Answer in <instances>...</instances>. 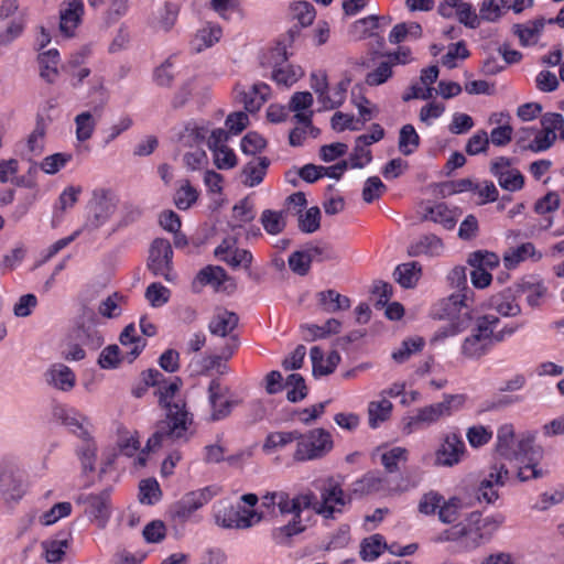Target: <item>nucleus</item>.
I'll use <instances>...</instances> for the list:
<instances>
[{"label":"nucleus","instance_id":"obj_42","mask_svg":"<svg viewBox=\"0 0 564 564\" xmlns=\"http://www.w3.org/2000/svg\"><path fill=\"white\" fill-rule=\"evenodd\" d=\"M471 316H459L458 321L449 322L446 326L441 327L435 334L433 335L431 343H436L440 340H444L445 338L449 336H454L458 333L464 332L467 329L471 324Z\"/></svg>","mask_w":564,"mask_h":564},{"label":"nucleus","instance_id":"obj_60","mask_svg":"<svg viewBox=\"0 0 564 564\" xmlns=\"http://www.w3.org/2000/svg\"><path fill=\"white\" fill-rule=\"evenodd\" d=\"M311 263V258L305 249L292 252L288 259L290 270L300 276L308 274Z\"/></svg>","mask_w":564,"mask_h":564},{"label":"nucleus","instance_id":"obj_43","mask_svg":"<svg viewBox=\"0 0 564 564\" xmlns=\"http://www.w3.org/2000/svg\"><path fill=\"white\" fill-rule=\"evenodd\" d=\"M471 316H459L458 321L449 322L446 326L441 327L435 334L433 335L431 343H436L440 340H444L445 338L449 336H454L458 333L464 332L467 329L471 324Z\"/></svg>","mask_w":564,"mask_h":564},{"label":"nucleus","instance_id":"obj_18","mask_svg":"<svg viewBox=\"0 0 564 564\" xmlns=\"http://www.w3.org/2000/svg\"><path fill=\"white\" fill-rule=\"evenodd\" d=\"M238 324L239 316L235 312L220 308L210 319L208 330L215 336L226 337L229 335L230 337Z\"/></svg>","mask_w":564,"mask_h":564},{"label":"nucleus","instance_id":"obj_47","mask_svg":"<svg viewBox=\"0 0 564 564\" xmlns=\"http://www.w3.org/2000/svg\"><path fill=\"white\" fill-rule=\"evenodd\" d=\"M494 176L498 180L500 187L509 192L519 191L524 185V176L517 169L495 172Z\"/></svg>","mask_w":564,"mask_h":564},{"label":"nucleus","instance_id":"obj_4","mask_svg":"<svg viewBox=\"0 0 564 564\" xmlns=\"http://www.w3.org/2000/svg\"><path fill=\"white\" fill-rule=\"evenodd\" d=\"M350 502L351 496L345 494L339 482L329 478L321 488V501L315 506V512L325 519H335V513L341 512V507Z\"/></svg>","mask_w":564,"mask_h":564},{"label":"nucleus","instance_id":"obj_53","mask_svg":"<svg viewBox=\"0 0 564 564\" xmlns=\"http://www.w3.org/2000/svg\"><path fill=\"white\" fill-rule=\"evenodd\" d=\"M408 460V451L403 447H393L381 455V464L387 473H397L400 469V464H405Z\"/></svg>","mask_w":564,"mask_h":564},{"label":"nucleus","instance_id":"obj_56","mask_svg":"<svg viewBox=\"0 0 564 564\" xmlns=\"http://www.w3.org/2000/svg\"><path fill=\"white\" fill-rule=\"evenodd\" d=\"M76 138L80 142L89 140L95 131L96 122L89 111H84L75 117Z\"/></svg>","mask_w":564,"mask_h":564},{"label":"nucleus","instance_id":"obj_58","mask_svg":"<svg viewBox=\"0 0 564 564\" xmlns=\"http://www.w3.org/2000/svg\"><path fill=\"white\" fill-rule=\"evenodd\" d=\"M307 254L311 258V261L324 262V261H333L338 259V253L335 249L327 242H322L319 245L307 243L305 247Z\"/></svg>","mask_w":564,"mask_h":564},{"label":"nucleus","instance_id":"obj_5","mask_svg":"<svg viewBox=\"0 0 564 564\" xmlns=\"http://www.w3.org/2000/svg\"><path fill=\"white\" fill-rule=\"evenodd\" d=\"M189 413H178L177 415L166 412L165 419L156 423V430L149 438V445L161 447L164 438H181L187 431V426L192 424Z\"/></svg>","mask_w":564,"mask_h":564},{"label":"nucleus","instance_id":"obj_29","mask_svg":"<svg viewBox=\"0 0 564 564\" xmlns=\"http://www.w3.org/2000/svg\"><path fill=\"white\" fill-rule=\"evenodd\" d=\"M545 25L544 18H538L534 21L529 22L528 24H513L512 30L513 34L519 37L520 44L522 46L534 45L536 43V39L543 31Z\"/></svg>","mask_w":564,"mask_h":564},{"label":"nucleus","instance_id":"obj_2","mask_svg":"<svg viewBox=\"0 0 564 564\" xmlns=\"http://www.w3.org/2000/svg\"><path fill=\"white\" fill-rule=\"evenodd\" d=\"M334 447L332 434L316 427L305 433L300 432L293 458L296 462L315 460L325 457Z\"/></svg>","mask_w":564,"mask_h":564},{"label":"nucleus","instance_id":"obj_31","mask_svg":"<svg viewBox=\"0 0 564 564\" xmlns=\"http://www.w3.org/2000/svg\"><path fill=\"white\" fill-rule=\"evenodd\" d=\"M541 460L542 458H532V460H530V456L522 457L521 459L517 460L520 464L517 471V478L521 482H525L532 479H539L546 476L549 471L540 467Z\"/></svg>","mask_w":564,"mask_h":564},{"label":"nucleus","instance_id":"obj_26","mask_svg":"<svg viewBox=\"0 0 564 564\" xmlns=\"http://www.w3.org/2000/svg\"><path fill=\"white\" fill-rule=\"evenodd\" d=\"M24 495L23 482L11 471L0 473V496L7 502H17Z\"/></svg>","mask_w":564,"mask_h":564},{"label":"nucleus","instance_id":"obj_16","mask_svg":"<svg viewBox=\"0 0 564 564\" xmlns=\"http://www.w3.org/2000/svg\"><path fill=\"white\" fill-rule=\"evenodd\" d=\"M91 215L88 217L85 228L88 230H96L104 225L110 216L115 213V206L102 193L99 196L94 193V199L90 203Z\"/></svg>","mask_w":564,"mask_h":564},{"label":"nucleus","instance_id":"obj_37","mask_svg":"<svg viewBox=\"0 0 564 564\" xmlns=\"http://www.w3.org/2000/svg\"><path fill=\"white\" fill-rule=\"evenodd\" d=\"M260 223L269 235H278L286 227L285 212L264 209L261 214Z\"/></svg>","mask_w":564,"mask_h":564},{"label":"nucleus","instance_id":"obj_10","mask_svg":"<svg viewBox=\"0 0 564 564\" xmlns=\"http://www.w3.org/2000/svg\"><path fill=\"white\" fill-rule=\"evenodd\" d=\"M492 348V329L476 326L462 344V354L468 359H480Z\"/></svg>","mask_w":564,"mask_h":564},{"label":"nucleus","instance_id":"obj_24","mask_svg":"<svg viewBox=\"0 0 564 564\" xmlns=\"http://www.w3.org/2000/svg\"><path fill=\"white\" fill-rule=\"evenodd\" d=\"M84 13L82 0H68V7L61 10L59 30L66 36H72Z\"/></svg>","mask_w":564,"mask_h":564},{"label":"nucleus","instance_id":"obj_40","mask_svg":"<svg viewBox=\"0 0 564 564\" xmlns=\"http://www.w3.org/2000/svg\"><path fill=\"white\" fill-rule=\"evenodd\" d=\"M499 257L488 250H476L470 252L467 258V263L471 268H481L484 270H492L499 265Z\"/></svg>","mask_w":564,"mask_h":564},{"label":"nucleus","instance_id":"obj_49","mask_svg":"<svg viewBox=\"0 0 564 564\" xmlns=\"http://www.w3.org/2000/svg\"><path fill=\"white\" fill-rule=\"evenodd\" d=\"M377 29H379V15L372 14L355 21L351 25V33L362 40L377 36L375 32Z\"/></svg>","mask_w":564,"mask_h":564},{"label":"nucleus","instance_id":"obj_55","mask_svg":"<svg viewBox=\"0 0 564 564\" xmlns=\"http://www.w3.org/2000/svg\"><path fill=\"white\" fill-rule=\"evenodd\" d=\"M424 339L422 337L409 338L402 341L399 349L392 352V359L398 364L406 361L412 354L421 351L424 347Z\"/></svg>","mask_w":564,"mask_h":564},{"label":"nucleus","instance_id":"obj_52","mask_svg":"<svg viewBox=\"0 0 564 564\" xmlns=\"http://www.w3.org/2000/svg\"><path fill=\"white\" fill-rule=\"evenodd\" d=\"M207 129L198 127L196 122L191 121L186 123L183 132L178 135V141L184 145L192 148L196 144L202 143L206 138Z\"/></svg>","mask_w":564,"mask_h":564},{"label":"nucleus","instance_id":"obj_23","mask_svg":"<svg viewBox=\"0 0 564 564\" xmlns=\"http://www.w3.org/2000/svg\"><path fill=\"white\" fill-rule=\"evenodd\" d=\"M78 437L83 440V445L76 449V454L82 464L83 474L95 470L97 458V445L89 432H82Z\"/></svg>","mask_w":564,"mask_h":564},{"label":"nucleus","instance_id":"obj_48","mask_svg":"<svg viewBox=\"0 0 564 564\" xmlns=\"http://www.w3.org/2000/svg\"><path fill=\"white\" fill-rule=\"evenodd\" d=\"M300 437V431L272 432L269 433L263 443V451L271 452L278 447H284Z\"/></svg>","mask_w":564,"mask_h":564},{"label":"nucleus","instance_id":"obj_57","mask_svg":"<svg viewBox=\"0 0 564 564\" xmlns=\"http://www.w3.org/2000/svg\"><path fill=\"white\" fill-rule=\"evenodd\" d=\"M301 68H295L292 65H286L285 67L280 66L279 63L274 64L271 78L278 84V85H284V86H291L295 82H297L299 77L302 75V73H299Z\"/></svg>","mask_w":564,"mask_h":564},{"label":"nucleus","instance_id":"obj_20","mask_svg":"<svg viewBox=\"0 0 564 564\" xmlns=\"http://www.w3.org/2000/svg\"><path fill=\"white\" fill-rule=\"evenodd\" d=\"M444 248V243L440 237L434 234H427L421 236L417 241L412 242L408 248V254L410 257H437L441 254Z\"/></svg>","mask_w":564,"mask_h":564},{"label":"nucleus","instance_id":"obj_14","mask_svg":"<svg viewBox=\"0 0 564 564\" xmlns=\"http://www.w3.org/2000/svg\"><path fill=\"white\" fill-rule=\"evenodd\" d=\"M466 451L464 441L455 433L445 436L435 453V464L452 467L460 462Z\"/></svg>","mask_w":564,"mask_h":564},{"label":"nucleus","instance_id":"obj_19","mask_svg":"<svg viewBox=\"0 0 564 564\" xmlns=\"http://www.w3.org/2000/svg\"><path fill=\"white\" fill-rule=\"evenodd\" d=\"M70 533L59 532L55 538L47 539L41 543L44 557L48 563H58L65 556L69 547Z\"/></svg>","mask_w":564,"mask_h":564},{"label":"nucleus","instance_id":"obj_32","mask_svg":"<svg viewBox=\"0 0 564 564\" xmlns=\"http://www.w3.org/2000/svg\"><path fill=\"white\" fill-rule=\"evenodd\" d=\"M517 292L528 293V304L530 306H536L539 304V299L542 297L546 292V288L543 285L541 280L534 276H529L528 279H522L517 284Z\"/></svg>","mask_w":564,"mask_h":564},{"label":"nucleus","instance_id":"obj_38","mask_svg":"<svg viewBox=\"0 0 564 564\" xmlns=\"http://www.w3.org/2000/svg\"><path fill=\"white\" fill-rule=\"evenodd\" d=\"M389 546L381 534H373L361 541L360 557L364 561H373L381 554V547L389 550Z\"/></svg>","mask_w":564,"mask_h":564},{"label":"nucleus","instance_id":"obj_27","mask_svg":"<svg viewBox=\"0 0 564 564\" xmlns=\"http://www.w3.org/2000/svg\"><path fill=\"white\" fill-rule=\"evenodd\" d=\"M40 64V76L48 84H54L59 72L57 64L59 62V53L56 48L41 52L37 55Z\"/></svg>","mask_w":564,"mask_h":564},{"label":"nucleus","instance_id":"obj_33","mask_svg":"<svg viewBox=\"0 0 564 564\" xmlns=\"http://www.w3.org/2000/svg\"><path fill=\"white\" fill-rule=\"evenodd\" d=\"M491 306L502 316H517L521 313V308L514 303V296L510 290L494 295Z\"/></svg>","mask_w":564,"mask_h":564},{"label":"nucleus","instance_id":"obj_28","mask_svg":"<svg viewBox=\"0 0 564 564\" xmlns=\"http://www.w3.org/2000/svg\"><path fill=\"white\" fill-rule=\"evenodd\" d=\"M422 274V267L417 261L399 264L393 271V278L404 289L416 285Z\"/></svg>","mask_w":564,"mask_h":564},{"label":"nucleus","instance_id":"obj_35","mask_svg":"<svg viewBox=\"0 0 564 564\" xmlns=\"http://www.w3.org/2000/svg\"><path fill=\"white\" fill-rule=\"evenodd\" d=\"M289 388L286 392V400L291 403H297L304 400L308 394V388L305 379L300 373H291L285 379V387Z\"/></svg>","mask_w":564,"mask_h":564},{"label":"nucleus","instance_id":"obj_30","mask_svg":"<svg viewBox=\"0 0 564 564\" xmlns=\"http://www.w3.org/2000/svg\"><path fill=\"white\" fill-rule=\"evenodd\" d=\"M46 381L62 391H69L75 386V375L63 364L54 365L46 373Z\"/></svg>","mask_w":564,"mask_h":564},{"label":"nucleus","instance_id":"obj_39","mask_svg":"<svg viewBox=\"0 0 564 564\" xmlns=\"http://www.w3.org/2000/svg\"><path fill=\"white\" fill-rule=\"evenodd\" d=\"M238 348V336H230L226 345L221 349V355L209 356L203 360L200 369L202 373L208 372L209 370L219 367L221 359L228 360Z\"/></svg>","mask_w":564,"mask_h":564},{"label":"nucleus","instance_id":"obj_3","mask_svg":"<svg viewBox=\"0 0 564 564\" xmlns=\"http://www.w3.org/2000/svg\"><path fill=\"white\" fill-rule=\"evenodd\" d=\"M276 506L282 514L292 513L293 519L285 525L272 530V539L276 544H289L290 540L305 531L306 527L300 519V507L285 492L279 494Z\"/></svg>","mask_w":564,"mask_h":564},{"label":"nucleus","instance_id":"obj_63","mask_svg":"<svg viewBox=\"0 0 564 564\" xmlns=\"http://www.w3.org/2000/svg\"><path fill=\"white\" fill-rule=\"evenodd\" d=\"M140 502L153 505L162 495L159 482L154 478H148L140 481Z\"/></svg>","mask_w":564,"mask_h":564},{"label":"nucleus","instance_id":"obj_13","mask_svg":"<svg viewBox=\"0 0 564 564\" xmlns=\"http://www.w3.org/2000/svg\"><path fill=\"white\" fill-rule=\"evenodd\" d=\"M183 386V380L180 377H174L172 380L167 379L164 376V381L159 384H154L158 390L154 394L159 399V404L165 409L167 413L170 410L174 414L178 413H188L185 408L184 401L172 402L171 400L175 397V394L180 391Z\"/></svg>","mask_w":564,"mask_h":564},{"label":"nucleus","instance_id":"obj_61","mask_svg":"<svg viewBox=\"0 0 564 564\" xmlns=\"http://www.w3.org/2000/svg\"><path fill=\"white\" fill-rule=\"evenodd\" d=\"M462 508L463 502L457 497H452L447 501L443 499L438 510V518L444 523H453L458 519Z\"/></svg>","mask_w":564,"mask_h":564},{"label":"nucleus","instance_id":"obj_22","mask_svg":"<svg viewBox=\"0 0 564 564\" xmlns=\"http://www.w3.org/2000/svg\"><path fill=\"white\" fill-rule=\"evenodd\" d=\"M316 297L319 310L328 314L346 311L350 307L349 297L332 289L318 292Z\"/></svg>","mask_w":564,"mask_h":564},{"label":"nucleus","instance_id":"obj_59","mask_svg":"<svg viewBox=\"0 0 564 564\" xmlns=\"http://www.w3.org/2000/svg\"><path fill=\"white\" fill-rule=\"evenodd\" d=\"M142 383L132 389V394L135 398H142L148 391L149 387L162 383L164 381V375L158 369H147L141 372Z\"/></svg>","mask_w":564,"mask_h":564},{"label":"nucleus","instance_id":"obj_6","mask_svg":"<svg viewBox=\"0 0 564 564\" xmlns=\"http://www.w3.org/2000/svg\"><path fill=\"white\" fill-rule=\"evenodd\" d=\"M466 522L471 530V541L466 543V546L478 547L485 541H488L492 533L505 522L502 513L482 517L479 511H474L468 514Z\"/></svg>","mask_w":564,"mask_h":564},{"label":"nucleus","instance_id":"obj_25","mask_svg":"<svg viewBox=\"0 0 564 564\" xmlns=\"http://www.w3.org/2000/svg\"><path fill=\"white\" fill-rule=\"evenodd\" d=\"M310 357L313 366L312 373L315 378L333 373L340 362V355L338 351L332 350L329 352V366H324V351L319 346L311 348Z\"/></svg>","mask_w":564,"mask_h":564},{"label":"nucleus","instance_id":"obj_12","mask_svg":"<svg viewBox=\"0 0 564 564\" xmlns=\"http://www.w3.org/2000/svg\"><path fill=\"white\" fill-rule=\"evenodd\" d=\"M229 393V388L221 386L218 379H213L208 386V400L212 408L209 421L217 422L228 417L234 406L239 405L241 400H225L219 406L217 401Z\"/></svg>","mask_w":564,"mask_h":564},{"label":"nucleus","instance_id":"obj_51","mask_svg":"<svg viewBox=\"0 0 564 564\" xmlns=\"http://www.w3.org/2000/svg\"><path fill=\"white\" fill-rule=\"evenodd\" d=\"M292 18L297 21L302 28L308 26L315 19V8L307 1H297L290 6Z\"/></svg>","mask_w":564,"mask_h":564},{"label":"nucleus","instance_id":"obj_46","mask_svg":"<svg viewBox=\"0 0 564 564\" xmlns=\"http://www.w3.org/2000/svg\"><path fill=\"white\" fill-rule=\"evenodd\" d=\"M420 145V137L414 127L410 123L404 124L399 133V150L404 155H411Z\"/></svg>","mask_w":564,"mask_h":564},{"label":"nucleus","instance_id":"obj_36","mask_svg":"<svg viewBox=\"0 0 564 564\" xmlns=\"http://www.w3.org/2000/svg\"><path fill=\"white\" fill-rule=\"evenodd\" d=\"M392 409V403L387 399H382L381 401H371L368 405V419L370 427L376 429L380 423L389 420Z\"/></svg>","mask_w":564,"mask_h":564},{"label":"nucleus","instance_id":"obj_9","mask_svg":"<svg viewBox=\"0 0 564 564\" xmlns=\"http://www.w3.org/2000/svg\"><path fill=\"white\" fill-rule=\"evenodd\" d=\"M111 487H107L99 494H90L80 498V500L87 505L85 510L86 514L100 529H104L107 525L111 516Z\"/></svg>","mask_w":564,"mask_h":564},{"label":"nucleus","instance_id":"obj_54","mask_svg":"<svg viewBox=\"0 0 564 564\" xmlns=\"http://www.w3.org/2000/svg\"><path fill=\"white\" fill-rule=\"evenodd\" d=\"M534 256V245L525 242L503 256L505 265L509 270L514 269L521 261H524L529 257L533 258Z\"/></svg>","mask_w":564,"mask_h":564},{"label":"nucleus","instance_id":"obj_17","mask_svg":"<svg viewBox=\"0 0 564 564\" xmlns=\"http://www.w3.org/2000/svg\"><path fill=\"white\" fill-rule=\"evenodd\" d=\"M225 282H231L235 285L234 279L227 274L223 267L209 264L198 271L192 286L194 292H199L197 284L200 286L212 285L215 290H219Z\"/></svg>","mask_w":564,"mask_h":564},{"label":"nucleus","instance_id":"obj_50","mask_svg":"<svg viewBox=\"0 0 564 564\" xmlns=\"http://www.w3.org/2000/svg\"><path fill=\"white\" fill-rule=\"evenodd\" d=\"M198 195L197 189L185 180L174 195V204L180 210H187L197 202Z\"/></svg>","mask_w":564,"mask_h":564},{"label":"nucleus","instance_id":"obj_11","mask_svg":"<svg viewBox=\"0 0 564 564\" xmlns=\"http://www.w3.org/2000/svg\"><path fill=\"white\" fill-rule=\"evenodd\" d=\"M471 300L467 294H452L443 299L436 305L433 317L436 319L458 321L459 316H471L468 301Z\"/></svg>","mask_w":564,"mask_h":564},{"label":"nucleus","instance_id":"obj_8","mask_svg":"<svg viewBox=\"0 0 564 564\" xmlns=\"http://www.w3.org/2000/svg\"><path fill=\"white\" fill-rule=\"evenodd\" d=\"M212 497L213 492L209 487L187 492L181 500L171 506L170 513L174 520L185 522L196 510L206 505Z\"/></svg>","mask_w":564,"mask_h":564},{"label":"nucleus","instance_id":"obj_34","mask_svg":"<svg viewBox=\"0 0 564 564\" xmlns=\"http://www.w3.org/2000/svg\"><path fill=\"white\" fill-rule=\"evenodd\" d=\"M423 219L441 224L447 230L453 229L456 225V218L444 203L427 207Z\"/></svg>","mask_w":564,"mask_h":564},{"label":"nucleus","instance_id":"obj_21","mask_svg":"<svg viewBox=\"0 0 564 564\" xmlns=\"http://www.w3.org/2000/svg\"><path fill=\"white\" fill-rule=\"evenodd\" d=\"M442 416L444 415L442 414L441 406H438L437 403L421 408L417 410L416 415L403 419V431L406 434H411L415 429L420 427L421 425L432 424Z\"/></svg>","mask_w":564,"mask_h":564},{"label":"nucleus","instance_id":"obj_62","mask_svg":"<svg viewBox=\"0 0 564 564\" xmlns=\"http://www.w3.org/2000/svg\"><path fill=\"white\" fill-rule=\"evenodd\" d=\"M451 285L458 290L457 294H467L470 299L474 291L467 284V269L464 265H457L451 270L447 276Z\"/></svg>","mask_w":564,"mask_h":564},{"label":"nucleus","instance_id":"obj_45","mask_svg":"<svg viewBox=\"0 0 564 564\" xmlns=\"http://www.w3.org/2000/svg\"><path fill=\"white\" fill-rule=\"evenodd\" d=\"M471 316H459L458 321L449 322L446 326L441 327L435 334L433 335L431 343H436L440 340H444L445 338L449 336H454L458 333L464 332L467 329L471 324Z\"/></svg>","mask_w":564,"mask_h":564},{"label":"nucleus","instance_id":"obj_44","mask_svg":"<svg viewBox=\"0 0 564 564\" xmlns=\"http://www.w3.org/2000/svg\"><path fill=\"white\" fill-rule=\"evenodd\" d=\"M471 316H459L458 321L449 322L446 326L441 327L435 334L433 335L431 343H436L440 340H444L445 338L449 336H454L458 333L464 332L467 329L471 324Z\"/></svg>","mask_w":564,"mask_h":564},{"label":"nucleus","instance_id":"obj_41","mask_svg":"<svg viewBox=\"0 0 564 564\" xmlns=\"http://www.w3.org/2000/svg\"><path fill=\"white\" fill-rule=\"evenodd\" d=\"M299 215V229L304 234H313L321 228V209L317 206L308 208L304 214L301 209Z\"/></svg>","mask_w":564,"mask_h":564},{"label":"nucleus","instance_id":"obj_1","mask_svg":"<svg viewBox=\"0 0 564 564\" xmlns=\"http://www.w3.org/2000/svg\"><path fill=\"white\" fill-rule=\"evenodd\" d=\"M536 432L525 431L518 435L514 426L510 423L502 424L497 430V442L495 453L506 460H519L522 457L543 458L544 449L535 444Z\"/></svg>","mask_w":564,"mask_h":564},{"label":"nucleus","instance_id":"obj_64","mask_svg":"<svg viewBox=\"0 0 564 564\" xmlns=\"http://www.w3.org/2000/svg\"><path fill=\"white\" fill-rule=\"evenodd\" d=\"M73 155L69 153H54L43 159L40 163L39 169L44 171L46 174L53 175L64 167Z\"/></svg>","mask_w":564,"mask_h":564},{"label":"nucleus","instance_id":"obj_15","mask_svg":"<svg viewBox=\"0 0 564 564\" xmlns=\"http://www.w3.org/2000/svg\"><path fill=\"white\" fill-rule=\"evenodd\" d=\"M74 337L80 344L90 349H98L104 344V337L97 328L95 314L91 312L83 316L74 329Z\"/></svg>","mask_w":564,"mask_h":564},{"label":"nucleus","instance_id":"obj_7","mask_svg":"<svg viewBox=\"0 0 564 564\" xmlns=\"http://www.w3.org/2000/svg\"><path fill=\"white\" fill-rule=\"evenodd\" d=\"M173 249L167 239L155 238L149 249L148 269L154 274L170 281Z\"/></svg>","mask_w":564,"mask_h":564}]
</instances>
